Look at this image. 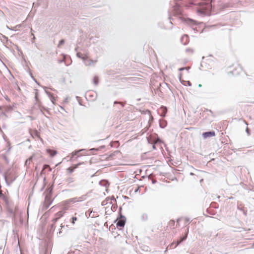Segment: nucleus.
I'll return each instance as SVG.
<instances>
[{
	"instance_id": "nucleus-1",
	"label": "nucleus",
	"mask_w": 254,
	"mask_h": 254,
	"mask_svg": "<svg viewBox=\"0 0 254 254\" xmlns=\"http://www.w3.org/2000/svg\"><path fill=\"white\" fill-rule=\"evenodd\" d=\"M212 5L210 3H200L199 7L197 8V12L202 15H209L210 13Z\"/></svg>"
},
{
	"instance_id": "nucleus-2",
	"label": "nucleus",
	"mask_w": 254,
	"mask_h": 254,
	"mask_svg": "<svg viewBox=\"0 0 254 254\" xmlns=\"http://www.w3.org/2000/svg\"><path fill=\"white\" fill-rule=\"evenodd\" d=\"M12 174V171L10 169L7 170L4 174V178L5 179V181L6 182V183L8 185H10V184L14 181V179H13L11 176Z\"/></svg>"
},
{
	"instance_id": "nucleus-3",
	"label": "nucleus",
	"mask_w": 254,
	"mask_h": 254,
	"mask_svg": "<svg viewBox=\"0 0 254 254\" xmlns=\"http://www.w3.org/2000/svg\"><path fill=\"white\" fill-rule=\"evenodd\" d=\"M86 150L85 149H79L78 150H75L73 152H72L71 154V156L70 157L69 160H75L77 158L80 157L83 155H84V154H82L81 152L83 151H85Z\"/></svg>"
},
{
	"instance_id": "nucleus-4",
	"label": "nucleus",
	"mask_w": 254,
	"mask_h": 254,
	"mask_svg": "<svg viewBox=\"0 0 254 254\" xmlns=\"http://www.w3.org/2000/svg\"><path fill=\"white\" fill-rule=\"evenodd\" d=\"M120 217L119 219H117L116 221H117L116 225L117 227H123L126 223V218L121 214L122 207L119 208Z\"/></svg>"
},
{
	"instance_id": "nucleus-5",
	"label": "nucleus",
	"mask_w": 254,
	"mask_h": 254,
	"mask_svg": "<svg viewBox=\"0 0 254 254\" xmlns=\"http://www.w3.org/2000/svg\"><path fill=\"white\" fill-rule=\"evenodd\" d=\"M83 62L86 66H90L94 64L97 62V60H92L91 59H88V57L83 60Z\"/></svg>"
},
{
	"instance_id": "nucleus-6",
	"label": "nucleus",
	"mask_w": 254,
	"mask_h": 254,
	"mask_svg": "<svg viewBox=\"0 0 254 254\" xmlns=\"http://www.w3.org/2000/svg\"><path fill=\"white\" fill-rule=\"evenodd\" d=\"M215 135V132L214 131H207L204 132L202 133V137L203 138L206 139L208 137H211L212 136H214Z\"/></svg>"
},
{
	"instance_id": "nucleus-7",
	"label": "nucleus",
	"mask_w": 254,
	"mask_h": 254,
	"mask_svg": "<svg viewBox=\"0 0 254 254\" xmlns=\"http://www.w3.org/2000/svg\"><path fill=\"white\" fill-rule=\"evenodd\" d=\"M64 214V212L63 211H60L58 212L55 214L56 217L55 218H53L52 221L54 223H56L57 221L63 216Z\"/></svg>"
},
{
	"instance_id": "nucleus-8",
	"label": "nucleus",
	"mask_w": 254,
	"mask_h": 254,
	"mask_svg": "<svg viewBox=\"0 0 254 254\" xmlns=\"http://www.w3.org/2000/svg\"><path fill=\"white\" fill-rule=\"evenodd\" d=\"M173 11L175 15H180L182 14V9L178 4H176L174 6Z\"/></svg>"
},
{
	"instance_id": "nucleus-9",
	"label": "nucleus",
	"mask_w": 254,
	"mask_h": 254,
	"mask_svg": "<svg viewBox=\"0 0 254 254\" xmlns=\"http://www.w3.org/2000/svg\"><path fill=\"white\" fill-rule=\"evenodd\" d=\"M45 90V93H46V94L48 96V97L50 98L51 102L54 104V101L55 100V97L53 96V95H52V94L51 93H50V92L47 91L46 89L47 88L45 86H43L42 87Z\"/></svg>"
},
{
	"instance_id": "nucleus-10",
	"label": "nucleus",
	"mask_w": 254,
	"mask_h": 254,
	"mask_svg": "<svg viewBox=\"0 0 254 254\" xmlns=\"http://www.w3.org/2000/svg\"><path fill=\"white\" fill-rule=\"evenodd\" d=\"M74 182V179L71 177L67 178L65 180V182L66 183L67 185L69 187H74V185L73 184H72V183Z\"/></svg>"
},
{
	"instance_id": "nucleus-11",
	"label": "nucleus",
	"mask_w": 254,
	"mask_h": 254,
	"mask_svg": "<svg viewBox=\"0 0 254 254\" xmlns=\"http://www.w3.org/2000/svg\"><path fill=\"white\" fill-rule=\"evenodd\" d=\"M52 201L51 200L50 198H49L48 196L45 197V200L44 202V206L46 209H47L51 204Z\"/></svg>"
},
{
	"instance_id": "nucleus-12",
	"label": "nucleus",
	"mask_w": 254,
	"mask_h": 254,
	"mask_svg": "<svg viewBox=\"0 0 254 254\" xmlns=\"http://www.w3.org/2000/svg\"><path fill=\"white\" fill-rule=\"evenodd\" d=\"M181 41L183 45H187L188 43V42H189V37H188V36L187 35H183L181 37Z\"/></svg>"
},
{
	"instance_id": "nucleus-13",
	"label": "nucleus",
	"mask_w": 254,
	"mask_h": 254,
	"mask_svg": "<svg viewBox=\"0 0 254 254\" xmlns=\"http://www.w3.org/2000/svg\"><path fill=\"white\" fill-rule=\"evenodd\" d=\"M79 198H77V197L72 198H70V199L65 200V202L66 203H75V202L81 201V200H79Z\"/></svg>"
},
{
	"instance_id": "nucleus-14",
	"label": "nucleus",
	"mask_w": 254,
	"mask_h": 254,
	"mask_svg": "<svg viewBox=\"0 0 254 254\" xmlns=\"http://www.w3.org/2000/svg\"><path fill=\"white\" fill-rule=\"evenodd\" d=\"M76 56L79 58L81 59L83 61L85 59V58H88V54L87 53L85 54L84 55H83L81 53L77 52L76 53Z\"/></svg>"
},
{
	"instance_id": "nucleus-15",
	"label": "nucleus",
	"mask_w": 254,
	"mask_h": 254,
	"mask_svg": "<svg viewBox=\"0 0 254 254\" xmlns=\"http://www.w3.org/2000/svg\"><path fill=\"white\" fill-rule=\"evenodd\" d=\"M76 214H75L74 216H73L71 219H70V222L72 224V225H74L76 222L78 220V218L76 216Z\"/></svg>"
},
{
	"instance_id": "nucleus-16",
	"label": "nucleus",
	"mask_w": 254,
	"mask_h": 254,
	"mask_svg": "<svg viewBox=\"0 0 254 254\" xmlns=\"http://www.w3.org/2000/svg\"><path fill=\"white\" fill-rule=\"evenodd\" d=\"M60 227H61V228L59 229V232L58 233V236H61L62 232V230L63 229H64L65 228H67L68 225H63V224H61Z\"/></svg>"
},
{
	"instance_id": "nucleus-17",
	"label": "nucleus",
	"mask_w": 254,
	"mask_h": 254,
	"mask_svg": "<svg viewBox=\"0 0 254 254\" xmlns=\"http://www.w3.org/2000/svg\"><path fill=\"white\" fill-rule=\"evenodd\" d=\"M187 234H186L184 237L181 238L179 241H177V244L175 245L174 248L176 247L178 245H179L182 242L184 241L187 239Z\"/></svg>"
},
{
	"instance_id": "nucleus-18",
	"label": "nucleus",
	"mask_w": 254,
	"mask_h": 254,
	"mask_svg": "<svg viewBox=\"0 0 254 254\" xmlns=\"http://www.w3.org/2000/svg\"><path fill=\"white\" fill-rule=\"evenodd\" d=\"M186 22L189 24H196V21L191 19H188L186 20Z\"/></svg>"
},
{
	"instance_id": "nucleus-19",
	"label": "nucleus",
	"mask_w": 254,
	"mask_h": 254,
	"mask_svg": "<svg viewBox=\"0 0 254 254\" xmlns=\"http://www.w3.org/2000/svg\"><path fill=\"white\" fill-rule=\"evenodd\" d=\"M93 83L94 84L97 85L99 83V79L98 76H94L93 79Z\"/></svg>"
},
{
	"instance_id": "nucleus-20",
	"label": "nucleus",
	"mask_w": 254,
	"mask_h": 254,
	"mask_svg": "<svg viewBox=\"0 0 254 254\" xmlns=\"http://www.w3.org/2000/svg\"><path fill=\"white\" fill-rule=\"evenodd\" d=\"M0 198L2 199L6 204H8V201L6 197L1 192H0Z\"/></svg>"
},
{
	"instance_id": "nucleus-21",
	"label": "nucleus",
	"mask_w": 254,
	"mask_h": 254,
	"mask_svg": "<svg viewBox=\"0 0 254 254\" xmlns=\"http://www.w3.org/2000/svg\"><path fill=\"white\" fill-rule=\"evenodd\" d=\"M141 219L142 221H146L148 219V216L146 214L143 213L141 216Z\"/></svg>"
},
{
	"instance_id": "nucleus-22",
	"label": "nucleus",
	"mask_w": 254,
	"mask_h": 254,
	"mask_svg": "<svg viewBox=\"0 0 254 254\" xmlns=\"http://www.w3.org/2000/svg\"><path fill=\"white\" fill-rule=\"evenodd\" d=\"M161 109H162V114H163L162 116H165V114H166V113L167 112V108L166 107H162L161 108Z\"/></svg>"
},
{
	"instance_id": "nucleus-23",
	"label": "nucleus",
	"mask_w": 254,
	"mask_h": 254,
	"mask_svg": "<svg viewBox=\"0 0 254 254\" xmlns=\"http://www.w3.org/2000/svg\"><path fill=\"white\" fill-rule=\"evenodd\" d=\"M48 151L49 153H51V156L52 157L54 156V155H55L57 154V151H52V150H51L50 149H49V150H48Z\"/></svg>"
},
{
	"instance_id": "nucleus-24",
	"label": "nucleus",
	"mask_w": 254,
	"mask_h": 254,
	"mask_svg": "<svg viewBox=\"0 0 254 254\" xmlns=\"http://www.w3.org/2000/svg\"><path fill=\"white\" fill-rule=\"evenodd\" d=\"M66 171L68 174H71L74 171V169L68 167L66 169Z\"/></svg>"
},
{
	"instance_id": "nucleus-25",
	"label": "nucleus",
	"mask_w": 254,
	"mask_h": 254,
	"mask_svg": "<svg viewBox=\"0 0 254 254\" xmlns=\"http://www.w3.org/2000/svg\"><path fill=\"white\" fill-rule=\"evenodd\" d=\"M53 222V223L51 225L50 231H54L55 229V224L56 223H54L53 222Z\"/></svg>"
},
{
	"instance_id": "nucleus-26",
	"label": "nucleus",
	"mask_w": 254,
	"mask_h": 254,
	"mask_svg": "<svg viewBox=\"0 0 254 254\" xmlns=\"http://www.w3.org/2000/svg\"><path fill=\"white\" fill-rule=\"evenodd\" d=\"M83 164H84V162H80V163L75 165L73 166V169H74H74L77 168L79 167V166H80V165Z\"/></svg>"
},
{
	"instance_id": "nucleus-27",
	"label": "nucleus",
	"mask_w": 254,
	"mask_h": 254,
	"mask_svg": "<svg viewBox=\"0 0 254 254\" xmlns=\"http://www.w3.org/2000/svg\"><path fill=\"white\" fill-rule=\"evenodd\" d=\"M64 39L61 40V41H60L58 47H60L62 45L64 44Z\"/></svg>"
},
{
	"instance_id": "nucleus-28",
	"label": "nucleus",
	"mask_w": 254,
	"mask_h": 254,
	"mask_svg": "<svg viewBox=\"0 0 254 254\" xmlns=\"http://www.w3.org/2000/svg\"><path fill=\"white\" fill-rule=\"evenodd\" d=\"M33 157L31 156L28 159L26 160L25 161V164L27 165V164H30L31 160L32 159Z\"/></svg>"
},
{
	"instance_id": "nucleus-29",
	"label": "nucleus",
	"mask_w": 254,
	"mask_h": 254,
	"mask_svg": "<svg viewBox=\"0 0 254 254\" xmlns=\"http://www.w3.org/2000/svg\"><path fill=\"white\" fill-rule=\"evenodd\" d=\"M186 51L188 53H192L193 52V50L191 48H187Z\"/></svg>"
},
{
	"instance_id": "nucleus-30",
	"label": "nucleus",
	"mask_w": 254,
	"mask_h": 254,
	"mask_svg": "<svg viewBox=\"0 0 254 254\" xmlns=\"http://www.w3.org/2000/svg\"><path fill=\"white\" fill-rule=\"evenodd\" d=\"M119 104L121 105L122 108L124 107V104L122 103V102H118V101H115L114 102V104Z\"/></svg>"
},
{
	"instance_id": "nucleus-31",
	"label": "nucleus",
	"mask_w": 254,
	"mask_h": 254,
	"mask_svg": "<svg viewBox=\"0 0 254 254\" xmlns=\"http://www.w3.org/2000/svg\"><path fill=\"white\" fill-rule=\"evenodd\" d=\"M185 83H184L183 84L185 85H186V84H188L189 86H190L191 85V83L190 81H184Z\"/></svg>"
},
{
	"instance_id": "nucleus-32",
	"label": "nucleus",
	"mask_w": 254,
	"mask_h": 254,
	"mask_svg": "<svg viewBox=\"0 0 254 254\" xmlns=\"http://www.w3.org/2000/svg\"><path fill=\"white\" fill-rule=\"evenodd\" d=\"M49 168L50 171H51V169L50 168L49 165H44L43 168H44V169H46V168Z\"/></svg>"
},
{
	"instance_id": "nucleus-33",
	"label": "nucleus",
	"mask_w": 254,
	"mask_h": 254,
	"mask_svg": "<svg viewBox=\"0 0 254 254\" xmlns=\"http://www.w3.org/2000/svg\"><path fill=\"white\" fill-rule=\"evenodd\" d=\"M36 135L41 140H42V139L39 136V133L37 131L36 132Z\"/></svg>"
},
{
	"instance_id": "nucleus-34",
	"label": "nucleus",
	"mask_w": 254,
	"mask_h": 254,
	"mask_svg": "<svg viewBox=\"0 0 254 254\" xmlns=\"http://www.w3.org/2000/svg\"><path fill=\"white\" fill-rule=\"evenodd\" d=\"M186 68H187L186 67H181V68H180L179 69V70L180 71H182V70H184V69H186Z\"/></svg>"
},
{
	"instance_id": "nucleus-35",
	"label": "nucleus",
	"mask_w": 254,
	"mask_h": 254,
	"mask_svg": "<svg viewBox=\"0 0 254 254\" xmlns=\"http://www.w3.org/2000/svg\"><path fill=\"white\" fill-rule=\"evenodd\" d=\"M246 131L247 133L249 135L250 132H249V129L248 127H247Z\"/></svg>"
},
{
	"instance_id": "nucleus-36",
	"label": "nucleus",
	"mask_w": 254,
	"mask_h": 254,
	"mask_svg": "<svg viewBox=\"0 0 254 254\" xmlns=\"http://www.w3.org/2000/svg\"><path fill=\"white\" fill-rule=\"evenodd\" d=\"M160 127L161 128H164V127H165V125L163 126V125L160 124Z\"/></svg>"
},
{
	"instance_id": "nucleus-37",
	"label": "nucleus",
	"mask_w": 254,
	"mask_h": 254,
	"mask_svg": "<svg viewBox=\"0 0 254 254\" xmlns=\"http://www.w3.org/2000/svg\"><path fill=\"white\" fill-rule=\"evenodd\" d=\"M92 211H90V214H89V216H91V217H95L94 215H91V214H92Z\"/></svg>"
},
{
	"instance_id": "nucleus-38",
	"label": "nucleus",
	"mask_w": 254,
	"mask_h": 254,
	"mask_svg": "<svg viewBox=\"0 0 254 254\" xmlns=\"http://www.w3.org/2000/svg\"><path fill=\"white\" fill-rule=\"evenodd\" d=\"M90 150V151H92V150H97V149L93 148L91 149Z\"/></svg>"
},
{
	"instance_id": "nucleus-39",
	"label": "nucleus",
	"mask_w": 254,
	"mask_h": 254,
	"mask_svg": "<svg viewBox=\"0 0 254 254\" xmlns=\"http://www.w3.org/2000/svg\"><path fill=\"white\" fill-rule=\"evenodd\" d=\"M32 78L34 80V81L37 83V81L35 80V79L33 77V76H31Z\"/></svg>"
},
{
	"instance_id": "nucleus-40",
	"label": "nucleus",
	"mask_w": 254,
	"mask_h": 254,
	"mask_svg": "<svg viewBox=\"0 0 254 254\" xmlns=\"http://www.w3.org/2000/svg\"><path fill=\"white\" fill-rule=\"evenodd\" d=\"M78 47H76V48H75V51H77L78 50Z\"/></svg>"
},
{
	"instance_id": "nucleus-41",
	"label": "nucleus",
	"mask_w": 254,
	"mask_h": 254,
	"mask_svg": "<svg viewBox=\"0 0 254 254\" xmlns=\"http://www.w3.org/2000/svg\"><path fill=\"white\" fill-rule=\"evenodd\" d=\"M35 98L37 99V94H36V95H35Z\"/></svg>"
},
{
	"instance_id": "nucleus-42",
	"label": "nucleus",
	"mask_w": 254,
	"mask_h": 254,
	"mask_svg": "<svg viewBox=\"0 0 254 254\" xmlns=\"http://www.w3.org/2000/svg\"><path fill=\"white\" fill-rule=\"evenodd\" d=\"M3 37L4 39H5L7 40V38L6 37L3 36Z\"/></svg>"
},
{
	"instance_id": "nucleus-43",
	"label": "nucleus",
	"mask_w": 254,
	"mask_h": 254,
	"mask_svg": "<svg viewBox=\"0 0 254 254\" xmlns=\"http://www.w3.org/2000/svg\"><path fill=\"white\" fill-rule=\"evenodd\" d=\"M201 86H202V85H201V84H199V85H198V87H201Z\"/></svg>"
},
{
	"instance_id": "nucleus-44",
	"label": "nucleus",
	"mask_w": 254,
	"mask_h": 254,
	"mask_svg": "<svg viewBox=\"0 0 254 254\" xmlns=\"http://www.w3.org/2000/svg\"><path fill=\"white\" fill-rule=\"evenodd\" d=\"M190 175H193V173H190Z\"/></svg>"
},
{
	"instance_id": "nucleus-45",
	"label": "nucleus",
	"mask_w": 254,
	"mask_h": 254,
	"mask_svg": "<svg viewBox=\"0 0 254 254\" xmlns=\"http://www.w3.org/2000/svg\"><path fill=\"white\" fill-rule=\"evenodd\" d=\"M186 220H187V221H190V220H189V219H187Z\"/></svg>"
},
{
	"instance_id": "nucleus-46",
	"label": "nucleus",
	"mask_w": 254,
	"mask_h": 254,
	"mask_svg": "<svg viewBox=\"0 0 254 254\" xmlns=\"http://www.w3.org/2000/svg\"><path fill=\"white\" fill-rule=\"evenodd\" d=\"M155 182V181H152L153 183H154Z\"/></svg>"
},
{
	"instance_id": "nucleus-47",
	"label": "nucleus",
	"mask_w": 254,
	"mask_h": 254,
	"mask_svg": "<svg viewBox=\"0 0 254 254\" xmlns=\"http://www.w3.org/2000/svg\"><path fill=\"white\" fill-rule=\"evenodd\" d=\"M213 0H211V2H212V1H213Z\"/></svg>"
}]
</instances>
